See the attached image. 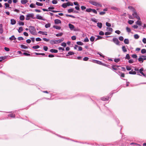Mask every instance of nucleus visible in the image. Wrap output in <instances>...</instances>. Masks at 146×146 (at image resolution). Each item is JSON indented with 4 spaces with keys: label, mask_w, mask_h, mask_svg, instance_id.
I'll list each match as a JSON object with an SVG mask.
<instances>
[{
    "label": "nucleus",
    "mask_w": 146,
    "mask_h": 146,
    "mask_svg": "<svg viewBox=\"0 0 146 146\" xmlns=\"http://www.w3.org/2000/svg\"><path fill=\"white\" fill-rule=\"evenodd\" d=\"M64 40V38H62L60 39L57 40H51L50 41V43L52 44H56L61 43Z\"/></svg>",
    "instance_id": "f257e3e1"
},
{
    "label": "nucleus",
    "mask_w": 146,
    "mask_h": 146,
    "mask_svg": "<svg viewBox=\"0 0 146 146\" xmlns=\"http://www.w3.org/2000/svg\"><path fill=\"white\" fill-rule=\"evenodd\" d=\"M29 32L31 34L33 35L37 34L36 29L34 27L31 26H29Z\"/></svg>",
    "instance_id": "f03ea898"
},
{
    "label": "nucleus",
    "mask_w": 146,
    "mask_h": 146,
    "mask_svg": "<svg viewBox=\"0 0 146 146\" xmlns=\"http://www.w3.org/2000/svg\"><path fill=\"white\" fill-rule=\"evenodd\" d=\"M30 18H32L33 19H35L34 15L33 13H28L26 17V20H29L30 19Z\"/></svg>",
    "instance_id": "7ed1b4c3"
},
{
    "label": "nucleus",
    "mask_w": 146,
    "mask_h": 146,
    "mask_svg": "<svg viewBox=\"0 0 146 146\" xmlns=\"http://www.w3.org/2000/svg\"><path fill=\"white\" fill-rule=\"evenodd\" d=\"M132 15L134 17L136 18L138 20H140V17L137 15V14L135 10V11H133V13L132 14Z\"/></svg>",
    "instance_id": "20e7f679"
},
{
    "label": "nucleus",
    "mask_w": 146,
    "mask_h": 146,
    "mask_svg": "<svg viewBox=\"0 0 146 146\" xmlns=\"http://www.w3.org/2000/svg\"><path fill=\"white\" fill-rule=\"evenodd\" d=\"M89 2L90 4L94 5L100 7L102 6L101 5L96 2L93 1H90Z\"/></svg>",
    "instance_id": "39448f33"
},
{
    "label": "nucleus",
    "mask_w": 146,
    "mask_h": 146,
    "mask_svg": "<svg viewBox=\"0 0 146 146\" xmlns=\"http://www.w3.org/2000/svg\"><path fill=\"white\" fill-rule=\"evenodd\" d=\"M113 41L116 45H119V41L118 40V39L116 38H114L112 39Z\"/></svg>",
    "instance_id": "423d86ee"
},
{
    "label": "nucleus",
    "mask_w": 146,
    "mask_h": 146,
    "mask_svg": "<svg viewBox=\"0 0 146 146\" xmlns=\"http://www.w3.org/2000/svg\"><path fill=\"white\" fill-rule=\"evenodd\" d=\"M35 19H38L42 20L43 21H45V19H43V17L40 15H37L36 16V17H35Z\"/></svg>",
    "instance_id": "0eeeda50"
},
{
    "label": "nucleus",
    "mask_w": 146,
    "mask_h": 146,
    "mask_svg": "<svg viewBox=\"0 0 146 146\" xmlns=\"http://www.w3.org/2000/svg\"><path fill=\"white\" fill-rule=\"evenodd\" d=\"M143 57L142 56V55L140 56L139 57V58L138 59V61L140 62V63L141 62L142 63L143 61L144 60H143Z\"/></svg>",
    "instance_id": "6e6552de"
},
{
    "label": "nucleus",
    "mask_w": 146,
    "mask_h": 146,
    "mask_svg": "<svg viewBox=\"0 0 146 146\" xmlns=\"http://www.w3.org/2000/svg\"><path fill=\"white\" fill-rule=\"evenodd\" d=\"M54 23L56 24H60L61 23V21L59 19H56L54 20Z\"/></svg>",
    "instance_id": "1a4fd4ad"
},
{
    "label": "nucleus",
    "mask_w": 146,
    "mask_h": 146,
    "mask_svg": "<svg viewBox=\"0 0 146 146\" xmlns=\"http://www.w3.org/2000/svg\"><path fill=\"white\" fill-rule=\"evenodd\" d=\"M93 62L94 63H96L102 65L103 63L101 62L98 61L96 60H93Z\"/></svg>",
    "instance_id": "9d476101"
},
{
    "label": "nucleus",
    "mask_w": 146,
    "mask_h": 146,
    "mask_svg": "<svg viewBox=\"0 0 146 146\" xmlns=\"http://www.w3.org/2000/svg\"><path fill=\"white\" fill-rule=\"evenodd\" d=\"M3 26L2 24H0V33L1 34H2L3 31Z\"/></svg>",
    "instance_id": "9b49d317"
},
{
    "label": "nucleus",
    "mask_w": 146,
    "mask_h": 146,
    "mask_svg": "<svg viewBox=\"0 0 146 146\" xmlns=\"http://www.w3.org/2000/svg\"><path fill=\"white\" fill-rule=\"evenodd\" d=\"M69 27L70 28V30H73L74 28V26L71 24H69L68 25Z\"/></svg>",
    "instance_id": "f8f14e48"
},
{
    "label": "nucleus",
    "mask_w": 146,
    "mask_h": 146,
    "mask_svg": "<svg viewBox=\"0 0 146 146\" xmlns=\"http://www.w3.org/2000/svg\"><path fill=\"white\" fill-rule=\"evenodd\" d=\"M109 99V98L107 97H103L101 98V100L105 101L108 100Z\"/></svg>",
    "instance_id": "ddd939ff"
},
{
    "label": "nucleus",
    "mask_w": 146,
    "mask_h": 146,
    "mask_svg": "<svg viewBox=\"0 0 146 146\" xmlns=\"http://www.w3.org/2000/svg\"><path fill=\"white\" fill-rule=\"evenodd\" d=\"M50 51L52 53H56L58 52V51L57 50L51 49L50 50Z\"/></svg>",
    "instance_id": "4468645a"
},
{
    "label": "nucleus",
    "mask_w": 146,
    "mask_h": 146,
    "mask_svg": "<svg viewBox=\"0 0 146 146\" xmlns=\"http://www.w3.org/2000/svg\"><path fill=\"white\" fill-rule=\"evenodd\" d=\"M16 21L14 19H11V24L12 25H14L15 24Z\"/></svg>",
    "instance_id": "2eb2a0df"
},
{
    "label": "nucleus",
    "mask_w": 146,
    "mask_h": 146,
    "mask_svg": "<svg viewBox=\"0 0 146 146\" xmlns=\"http://www.w3.org/2000/svg\"><path fill=\"white\" fill-rule=\"evenodd\" d=\"M118 74L122 77H125V75L124 73H122L121 72L119 71L118 72Z\"/></svg>",
    "instance_id": "dca6fc26"
},
{
    "label": "nucleus",
    "mask_w": 146,
    "mask_h": 146,
    "mask_svg": "<svg viewBox=\"0 0 146 146\" xmlns=\"http://www.w3.org/2000/svg\"><path fill=\"white\" fill-rule=\"evenodd\" d=\"M38 33L39 34H41L42 35H47L46 32H44L40 31H39Z\"/></svg>",
    "instance_id": "f3484780"
},
{
    "label": "nucleus",
    "mask_w": 146,
    "mask_h": 146,
    "mask_svg": "<svg viewBox=\"0 0 146 146\" xmlns=\"http://www.w3.org/2000/svg\"><path fill=\"white\" fill-rule=\"evenodd\" d=\"M16 39V38L15 37V36L14 35H12L11 37L9 38V39L10 40H15Z\"/></svg>",
    "instance_id": "a211bd4d"
},
{
    "label": "nucleus",
    "mask_w": 146,
    "mask_h": 146,
    "mask_svg": "<svg viewBox=\"0 0 146 146\" xmlns=\"http://www.w3.org/2000/svg\"><path fill=\"white\" fill-rule=\"evenodd\" d=\"M21 48L22 49H27L28 48V47L27 46H26L23 45V44H21Z\"/></svg>",
    "instance_id": "6ab92c4d"
},
{
    "label": "nucleus",
    "mask_w": 146,
    "mask_h": 146,
    "mask_svg": "<svg viewBox=\"0 0 146 146\" xmlns=\"http://www.w3.org/2000/svg\"><path fill=\"white\" fill-rule=\"evenodd\" d=\"M28 2L27 0H21V3L23 4H24Z\"/></svg>",
    "instance_id": "aec40b11"
},
{
    "label": "nucleus",
    "mask_w": 146,
    "mask_h": 146,
    "mask_svg": "<svg viewBox=\"0 0 146 146\" xmlns=\"http://www.w3.org/2000/svg\"><path fill=\"white\" fill-rule=\"evenodd\" d=\"M97 26L100 28H101L102 27V24L101 23H97Z\"/></svg>",
    "instance_id": "412c9836"
},
{
    "label": "nucleus",
    "mask_w": 146,
    "mask_h": 146,
    "mask_svg": "<svg viewBox=\"0 0 146 146\" xmlns=\"http://www.w3.org/2000/svg\"><path fill=\"white\" fill-rule=\"evenodd\" d=\"M116 66H116V65H113L111 66V68L113 70H117V69Z\"/></svg>",
    "instance_id": "4be33fe9"
},
{
    "label": "nucleus",
    "mask_w": 146,
    "mask_h": 146,
    "mask_svg": "<svg viewBox=\"0 0 146 146\" xmlns=\"http://www.w3.org/2000/svg\"><path fill=\"white\" fill-rule=\"evenodd\" d=\"M129 74H135L136 72L135 71H133V70H132L131 71L129 72Z\"/></svg>",
    "instance_id": "5701e85b"
},
{
    "label": "nucleus",
    "mask_w": 146,
    "mask_h": 146,
    "mask_svg": "<svg viewBox=\"0 0 146 146\" xmlns=\"http://www.w3.org/2000/svg\"><path fill=\"white\" fill-rule=\"evenodd\" d=\"M107 30L108 32H110L111 33L113 31V29L111 28L110 27H107Z\"/></svg>",
    "instance_id": "b1692460"
},
{
    "label": "nucleus",
    "mask_w": 146,
    "mask_h": 146,
    "mask_svg": "<svg viewBox=\"0 0 146 146\" xmlns=\"http://www.w3.org/2000/svg\"><path fill=\"white\" fill-rule=\"evenodd\" d=\"M124 42L125 44H129V42L128 39H125L124 41Z\"/></svg>",
    "instance_id": "393cba45"
},
{
    "label": "nucleus",
    "mask_w": 146,
    "mask_h": 146,
    "mask_svg": "<svg viewBox=\"0 0 146 146\" xmlns=\"http://www.w3.org/2000/svg\"><path fill=\"white\" fill-rule=\"evenodd\" d=\"M25 17L23 15H21L19 17V19L23 21L25 19Z\"/></svg>",
    "instance_id": "a878e982"
},
{
    "label": "nucleus",
    "mask_w": 146,
    "mask_h": 146,
    "mask_svg": "<svg viewBox=\"0 0 146 146\" xmlns=\"http://www.w3.org/2000/svg\"><path fill=\"white\" fill-rule=\"evenodd\" d=\"M53 27L54 28H55L56 29L60 30L61 29V28L60 26H53Z\"/></svg>",
    "instance_id": "bb28decb"
},
{
    "label": "nucleus",
    "mask_w": 146,
    "mask_h": 146,
    "mask_svg": "<svg viewBox=\"0 0 146 146\" xmlns=\"http://www.w3.org/2000/svg\"><path fill=\"white\" fill-rule=\"evenodd\" d=\"M30 7L31 8H35L36 6L35 4L32 3L30 5Z\"/></svg>",
    "instance_id": "cd10ccee"
},
{
    "label": "nucleus",
    "mask_w": 146,
    "mask_h": 146,
    "mask_svg": "<svg viewBox=\"0 0 146 146\" xmlns=\"http://www.w3.org/2000/svg\"><path fill=\"white\" fill-rule=\"evenodd\" d=\"M122 50L124 52H126L127 51V49L125 46H123L122 47Z\"/></svg>",
    "instance_id": "c85d7f7f"
},
{
    "label": "nucleus",
    "mask_w": 146,
    "mask_h": 146,
    "mask_svg": "<svg viewBox=\"0 0 146 146\" xmlns=\"http://www.w3.org/2000/svg\"><path fill=\"white\" fill-rule=\"evenodd\" d=\"M50 27V23H48L46 24L45 25V27L46 28H49Z\"/></svg>",
    "instance_id": "c756f323"
},
{
    "label": "nucleus",
    "mask_w": 146,
    "mask_h": 146,
    "mask_svg": "<svg viewBox=\"0 0 146 146\" xmlns=\"http://www.w3.org/2000/svg\"><path fill=\"white\" fill-rule=\"evenodd\" d=\"M67 6V3H63L62 5V6L64 8H66Z\"/></svg>",
    "instance_id": "7c9ffc66"
},
{
    "label": "nucleus",
    "mask_w": 146,
    "mask_h": 146,
    "mask_svg": "<svg viewBox=\"0 0 146 146\" xmlns=\"http://www.w3.org/2000/svg\"><path fill=\"white\" fill-rule=\"evenodd\" d=\"M74 11V9L71 8V9H68V13H70L71 12H73Z\"/></svg>",
    "instance_id": "2f4dec72"
},
{
    "label": "nucleus",
    "mask_w": 146,
    "mask_h": 146,
    "mask_svg": "<svg viewBox=\"0 0 146 146\" xmlns=\"http://www.w3.org/2000/svg\"><path fill=\"white\" fill-rule=\"evenodd\" d=\"M95 38L94 36H92L90 38V40L91 41L93 42L95 40Z\"/></svg>",
    "instance_id": "473e14b6"
},
{
    "label": "nucleus",
    "mask_w": 146,
    "mask_h": 146,
    "mask_svg": "<svg viewBox=\"0 0 146 146\" xmlns=\"http://www.w3.org/2000/svg\"><path fill=\"white\" fill-rule=\"evenodd\" d=\"M23 29L22 27H20L19 28L18 31L19 33H21L22 31H23Z\"/></svg>",
    "instance_id": "72a5a7b5"
},
{
    "label": "nucleus",
    "mask_w": 146,
    "mask_h": 146,
    "mask_svg": "<svg viewBox=\"0 0 146 146\" xmlns=\"http://www.w3.org/2000/svg\"><path fill=\"white\" fill-rule=\"evenodd\" d=\"M66 16L67 17H71L72 18H76V17L73 16V15H68V14H66Z\"/></svg>",
    "instance_id": "f704fd0d"
},
{
    "label": "nucleus",
    "mask_w": 146,
    "mask_h": 146,
    "mask_svg": "<svg viewBox=\"0 0 146 146\" xmlns=\"http://www.w3.org/2000/svg\"><path fill=\"white\" fill-rule=\"evenodd\" d=\"M36 4L38 6H42L43 5L42 3L37 2H36Z\"/></svg>",
    "instance_id": "c9c22d12"
},
{
    "label": "nucleus",
    "mask_w": 146,
    "mask_h": 146,
    "mask_svg": "<svg viewBox=\"0 0 146 146\" xmlns=\"http://www.w3.org/2000/svg\"><path fill=\"white\" fill-rule=\"evenodd\" d=\"M102 65L108 67L109 68H110V65L109 64H106L103 63Z\"/></svg>",
    "instance_id": "e433bc0d"
},
{
    "label": "nucleus",
    "mask_w": 146,
    "mask_h": 146,
    "mask_svg": "<svg viewBox=\"0 0 146 146\" xmlns=\"http://www.w3.org/2000/svg\"><path fill=\"white\" fill-rule=\"evenodd\" d=\"M40 48V46L38 45H37L35 46H33L32 47V48L34 49H36L38 48Z\"/></svg>",
    "instance_id": "4c0bfd02"
},
{
    "label": "nucleus",
    "mask_w": 146,
    "mask_h": 146,
    "mask_svg": "<svg viewBox=\"0 0 146 146\" xmlns=\"http://www.w3.org/2000/svg\"><path fill=\"white\" fill-rule=\"evenodd\" d=\"M130 57L129 54H127L125 58V59L129 60L130 59Z\"/></svg>",
    "instance_id": "58836bf2"
},
{
    "label": "nucleus",
    "mask_w": 146,
    "mask_h": 146,
    "mask_svg": "<svg viewBox=\"0 0 146 146\" xmlns=\"http://www.w3.org/2000/svg\"><path fill=\"white\" fill-rule=\"evenodd\" d=\"M76 43L77 44L80 45H82L83 44V43L81 41L77 42Z\"/></svg>",
    "instance_id": "ea45409f"
},
{
    "label": "nucleus",
    "mask_w": 146,
    "mask_h": 146,
    "mask_svg": "<svg viewBox=\"0 0 146 146\" xmlns=\"http://www.w3.org/2000/svg\"><path fill=\"white\" fill-rule=\"evenodd\" d=\"M5 6V8H11V7H9V5L7 3H5L4 4Z\"/></svg>",
    "instance_id": "a19ab883"
},
{
    "label": "nucleus",
    "mask_w": 146,
    "mask_h": 146,
    "mask_svg": "<svg viewBox=\"0 0 146 146\" xmlns=\"http://www.w3.org/2000/svg\"><path fill=\"white\" fill-rule=\"evenodd\" d=\"M120 60V59L119 58H115L114 60V61L115 62H118Z\"/></svg>",
    "instance_id": "79ce46f5"
},
{
    "label": "nucleus",
    "mask_w": 146,
    "mask_h": 146,
    "mask_svg": "<svg viewBox=\"0 0 146 146\" xmlns=\"http://www.w3.org/2000/svg\"><path fill=\"white\" fill-rule=\"evenodd\" d=\"M92 9L91 8H88L86 9V11L88 13L92 12Z\"/></svg>",
    "instance_id": "37998d69"
},
{
    "label": "nucleus",
    "mask_w": 146,
    "mask_h": 146,
    "mask_svg": "<svg viewBox=\"0 0 146 146\" xmlns=\"http://www.w3.org/2000/svg\"><path fill=\"white\" fill-rule=\"evenodd\" d=\"M128 8L129 9H130L132 10V11L133 12L135 10V9L134 8H133V7H132V6H129L128 7Z\"/></svg>",
    "instance_id": "c03bdc74"
},
{
    "label": "nucleus",
    "mask_w": 146,
    "mask_h": 146,
    "mask_svg": "<svg viewBox=\"0 0 146 146\" xmlns=\"http://www.w3.org/2000/svg\"><path fill=\"white\" fill-rule=\"evenodd\" d=\"M68 6H72L73 5V3L71 2H68L67 3Z\"/></svg>",
    "instance_id": "a18cd8bd"
},
{
    "label": "nucleus",
    "mask_w": 146,
    "mask_h": 146,
    "mask_svg": "<svg viewBox=\"0 0 146 146\" xmlns=\"http://www.w3.org/2000/svg\"><path fill=\"white\" fill-rule=\"evenodd\" d=\"M62 35L63 33H59L56 34V36L58 37L62 36Z\"/></svg>",
    "instance_id": "49530a36"
},
{
    "label": "nucleus",
    "mask_w": 146,
    "mask_h": 146,
    "mask_svg": "<svg viewBox=\"0 0 146 146\" xmlns=\"http://www.w3.org/2000/svg\"><path fill=\"white\" fill-rule=\"evenodd\" d=\"M139 37V36L138 34H135L134 35V38L136 39H138Z\"/></svg>",
    "instance_id": "de8ad7c7"
},
{
    "label": "nucleus",
    "mask_w": 146,
    "mask_h": 146,
    "mask_svg": "<svg viewBox=\"0 0 146 146\" xmlns=\"http://www.w3.org/2000/svg\"><path fill=\"white\" fill-rule=\"evenodd\" d=\"M136 23L139 26H141V21H139L138 20L137 21V22H136Z\"/></svg>",
    "instance_id": "09e8293b"
},
{
    "label": "nucleus",
    "mask_w": 146,
    "mask_h": 146,
    "mask_svg": "<svg viewBox=\"0 0 146 146\" xmlns=\"http://www.w3.org/2000/svg\"><path fill=\"white\" fill-rule=\"evenodd\" d=\"M11 117L14 118L15 117V115L14 114H11L8 115Z\"/></svg>",
    "instance_id": "8fccbe9b"
},
{
    "label": "nucleus",
    "mask_w": 146,
    "mask_h": 146,
    "mask_svg": "<svg viewBox=\"0 0 146 146\" xmlns=\"http://www.w3.org/2000/svg\"><path fill=\"white\" fill-rule=\"evenodd\" d=\"M126 30L127 32H128L129 33L131 32V29H130V28H129L128 27H126Z\"/></svg>",
    "instance_id": "3c124183"
},
{
    "label": "nucleus",
    "mask_w": 146,
    "mask_h": 146,
    "mask_svg": "<svg viewBox=\"0 0 146 146\" xmlns=\"http://www.w3.org/2000/svg\"><path fill=\"white\" fill-rule=\"evenodd\" d=\"M146 52V50L145 49H142L141 50V53L144 54Z\"/></svg>",
    "instance_id": "603ef678"
},
{
    "label": "nucleus",
    "mask_w": 146,
    "mask_h": 146,
    "mask_svg": "<svg viewBox=\"0 0 146 146\" xmlns=\"http://www.w3.org/2000/svg\"><path fill=\"white\" fill-rule=\"evenodd\" d=\"M106 25L107 27H110L111 26V24L110 23L107 22L106 23Z\"/></svg>",
    "instance_id": "864d4df0"
},
{
    "label": "nucleus",
    "mask_w": 146,
    "mask_h": 146,
    "mask_svg": "<svg viewBox=\"0 0 146 146\" xmlns=\"http://www.w3.org/2000/svg\"><path fill=\"white\" fill-rule=\"evenodd\" d=\"M126 68L127 70H131V67L128 66H126Z\"/></svg>",
    "instance_id": "5fc2aeb1"
},
{
    "label": "nucleus",
    "mask_w": 146,
    "mask_h": 146,
    "mask_svg": "<svg viewBox=\"0 0 146 146\" xmlns=\"http://www.w3.org/2000/svg\"><path fill=\"white\" fill-rule=\"evenodd\" d=\"M134 23V21L129 20L128 21V23L130 25Z\"/></svg>",
    "instance_id": "6e6d98bb"
},
{
    "label": "nucleus",
    "mask_w": 146,
    "mask_h": 146,
    "mask_svg": "<svg viewBox=\"0 0 146 146\" xmlns=\"http://www.w3.org/2000/svg\"><path fill=\"white\" fill-rule=\"evenodd\" d=\"M61 45L65 47L66 46V43L63 42L61 44Z\"/></svg>",
    "instance_id": "4d7b16f0"
},
{
    "label": "nucleus",
    "mask_w": 146,
    "mask_h": 146,
    "mask_svg": "<svg viewBox=\"0 0 146 146\" xmlns=\"http://www.w3.org/2000/svg\"><path fill=\"white\" fill-rule=\"evenodd\" d=\"M132 57L133 58H136L137 57V56L136 54H133L132 55Z\"/></svg>",
    "instance_id": "13d9d810"
},
{
    "label": "nucleus",
    "mask_w": 146,
    "mask_h": 146,
    "mask_svg": "<svg viewBox=\"0 0 146 146\" xmlns=\"http://www.w3.org/2000/svg\"><path fill=\"white\" fill-rule=\"evenodd\" d=\"M68 54L69 55H72L74 54V53L73 52H68Z\"/></svg>",
    "instance_id": "bf43d9fd"
},
{
    "label": "nucleus",
    "mask_w": 146,
    "mask_h": 146,
    "mask_svg": "<svg viewBox=\"0 0 146 146\" xmlns=\"http://www.w3.org/2000/svg\"><path fill=\"white\" fill-rule=\"evenodd\" d=\"M123 37L122 36H120L119 37V40L120 41H123Z\"/></svg>",
    "instance_id": "052dcab7"
},
{
    "label": "nucleus",
    "mask_w": 146,
    "mask_h": 146,
    "mask_svg": "<svg viewBox=\"0 0 146 146\" xmlns=\"http://www.w3.org/2000/svg\"><path fill=\"white\" fill-rule=\"evenodd\" d=\"M43 49L45 51H47L48 49V47L47 46H44L43 47Z\"/></svg>",
    "instance_id": "680f3d73"
},
{
    "label": "nucleus",
    "mask_w": 146,
    "mask_h": 146,
    "mask_svg": "<svg viewBox=\"0 0 146 146\" xmlns=\"http://www.w3.org/2000/svg\"><path fill=\"white\" fill-rule=\"evenodd\" d=\"M52 3L53 4H56L57 3V1L56 0H53L52 1Z\"/></svg>",
    "instance_id": "e2e57ef3"
},
{
    "label": "nucleus",
    "mask_w": 146,
    "mask_h": 146,
    "mask_svg": "<svg viewBox=\"0 0 146 146\" xmlns=\"http://www.w3.org/2000/svg\"><path fill=\"white\" fill-rule=\"evenodd\" d=\"M99 34L100 35H104V33L103 31H100L99 32Z\"/></svg>",
    "instance_id": "0e129e2a"
},
{
    "label": "nucleus",
    "mask_w": 146,
    "mask_h": 146,
    "mask_svg": "<svg viewBox=\"0 0 146 146\" xmlns=\"http://www.w3.org/2000/svg\"><path fill=\"white\" fill-rule=\"evenodd\" d=\"M92 12H93L95 14H97V11L95 9H92Z\"/></svg>",
    "instance_id": "69168bd1"
},
{
    "label": "nucleus",
    "mask_w": 146,
    "mask_h": 146,
    "mask_svg": "<svg viewBox=\"0 0 146 146\" xmlns=\"http://www.w3.org/2000/svg\"><path fill=\"white\" fill-rule=\"evenodd\" d=\"M111 34V33L110 32H106L105 33V34L106 35H110Z\"/></svg>",
    "instance_id": "338daca9"
},
{
    "label": "nucleus",
    "mask_w": 146,
    "mask_h": 146,
    "mask_svg": "<svg viewBox=\"0 0 146 146\" xmlns=\"http://www.w3.org/2000/svg\"><path fill=\"white\" fill-rule=\"evenodd\" d=\"M134 61L133 59H131L129 60L128 62L130 64L132 63Z\"/></svg>",
    "instance_id": "774afa93"
}]
</instances>
